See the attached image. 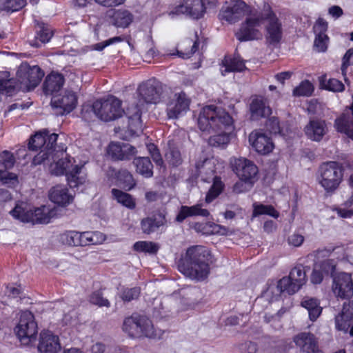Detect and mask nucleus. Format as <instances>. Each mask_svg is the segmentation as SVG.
I'll return each mask as SVG.
<instances>
[{"label":"nucleus","mask_w":353,"mask_h":353,"mask_svg":"<svg viewBox=\"0 0 353 353\" xmlns=\"http://www.w3.org/2000/svg\"><path fill=\"white\" fill-rule=\"evenodd\" d=\"M266 126L271 133L277 134L281 132L279 121L276 117H272L270 118Z\"/></svg>","instance_id":"680f3d73"},{"label":"nucleus","mask_w":353,"mask_h":353,"mask_svg":"<svg viewBox=\"0 0 353 353\" xmlns=\"http://www.w3.org/2000/svg\"><path fill=\"white\" fill-rule=\"evenodd\" d=\"M9 76L8 72H0V93L11 95L15 90L22 88L21 85H19L14 79H9Z\"/></svg>","instance_id":"58836bf2"},{"label":"nucleus","mask_w":353,"mask_h":353,"mask_svg":"<svg viewBox=\"0 0 353 353\" xmlns=\"http://www.w3.org/2000/svg\"><path fill=\"white\" fill-rule=\"evenodd\" d=\"M26 5V0H3L2 9L8 12H15Z\"/></svg>","instance_id":"09e8293b"},{"label":"nucleus","mask_w":353,"mask_h":353,"mask_svg":"<svg viewBox=\"0 0 353 353\" xmlns=\"http://www.w3.org/2000/svg\"><path fill=\"white\" fill-rule=\"evenodd\" d=\"M263 214H267L275 219L279 216V212L272 205L254 203L253 204L252 216L255 217Z\"/></svg>","instance_id":"37998d69"},{"label":"nucleus","mask_w":353,"mask_h":353,"mask_svg":"<svg viewBox=\"0 0 353 353\" xmlns=\"http://www.w3.org/2000/svg\"><path fill=\"white\" fill-rule=\"evenodd\" d=\"M241 349L248 353H256L258 350L256 344L251 341L246 342L242 345Z\"/></svg>","instance_id":"774afa93"},{"label":"nucleus","mask_w":353,"mask_h":353,"mask_svg":"<svg viewBox=\"0 0 353 353\" xmlns=\"http://www.w3.org/2000/svg\"><path fill=\"white\" fill-rule=\"evenodd\" d=\"M195 166L203 181H213V184L205 196V202L210 203L221 194L223 185L220 179L214 176V165L210 160L205 159L202 162L196 163Z\"/></svg>","instance_id":"9d476101"},{"label":"nucleus","mask_w":353,"mask_h":353,"mask_svg":"<svg viewBox=\"0 0 353 353\" xmlns=\"http://www.w3.org/2000/svg\"><path fill=\"white\" fill-rule=\"evenodd\" d=\"M325 88L327 90L335 92H343L345 89L343 83L336 79H330L325 84Z\"/></svg>","instance_id":"4d7b16f0"},{"label":"nucleus","mask_w":353,"mask_h":353,"mask_svg":"<svg viewBox=\"0 0 353 353\" xmlns=\"http://www.w3.org/2000/svg\"><path fill=\"white\" fill-rule=\"evenodd\" d=\"M304 239V236L302 234L294 232L288 236V242L291 246L300 247L303 244Z\"/></svg>","instance_id":"052dcab7"},{"label":"nucleus","mask_w":353,"mask_h":353,"mask_svg":"<svg viewBox=\"0 0 353 353\" xmlns=\"http://www.w3.org/2000/svg\"><path fill=\"white\" fill-rule=\"evenodd\" d=\"M343 179V170L334 161L323 163L319 169L317 180L327 192L338 188Z\"/></svg>","instance_id":"1a4fd4ad"},{"label":"nucleus","mask_w":353,"mask_h":353,"mask_svg":"<svg viewBox=\"0 0 353 353\" xmlns=\"http://www.w3.org/2000/svg\"><path fill=\"white\" fill-rule=\"evenodd\" d=\"M98 4L105 7H114L123 4L125 0H94Z\"/></svg>","instance_id":"0e129e2a"},{"label":"nucleus","mask_w":353,"mask_h":353,"mask_svg":"<svg viewBox=\"0 0 353 353\" xmlns=\"http://www.w3.org/2000/svg\"><path fill=\"white\" fill-rule=\"evenodd\" d=\"M293 340L295 344L303 352L307 353H321L319 351L316 339L311 333H300L296 335Z\"/></svg>","instance_id":"c85d7f7f"},{"label":"nucleus","mask_w":353,"mask_h":353,"mask_svg":"<svg viewBox=\"0 0 353 353\" xmlns=\"http://www.w3.org/2000/svg\"><path fill=\"white\" fill-rule=\"evenodd\" d=\"M254 183L239 179L233 186V191L237 194L250 190Z\"/></svg>","instance_id":"6e6d98bb"},{"label":"nucleus","mask_w":353,"mask_h":353,"mask_svg":"<svg viewBox=\"0 0 353 353\" xmlns=\"http://www.w3.org/2000/svg\"><path fill=\"white\" fill-rule=\"evenodd\" d=\"M110 21L117 28H128L134 20V15L125 9H114L108 12Z\"/></svg>","instance_id":"c756f323"},{"label":"nucleus","mask_w":353,"mask_h":353,"mask_svg":"<svg viewBox=\"0 0 353 353\" xmlns=\"http://www.w3.org/2000/svg\"><path fill=\"white\" fill-rule=\"evenodd\" d=\"M106 346L104 343L97 341L94 343L90 347V353H105Z\"/></svg>","instance_id":"69168bd1"},{"label":"nucleus","mask_w":353,"mask_h":353,"mask_svg":"<svg viewBox=\"0 0 353 353\" xmlns=\"http://www.w3.org/2000/svg\"><path fill=\"white\" fill-rule=\"evenodd\" d=\"M58 134L52 133L48 135V132L43 131L36 133L29 141L28 147L32 150H41L39 153L33 159V163L39 165L48 159V154L52 151H55L57 148L56 142Z\"/></svg>","instance_id":"20e7f679"},{"label":"nucleus","mask_w":353,"mask_h":353,"mask_svg":"<svg viewBox=\"0 0 353 353\" xmlns=\"http://www.w3.org/2000/svg\"><path fill=\"white\" fill-rule=\"evenodd\" d=\"M166 223L165 216L162 213H158L142 219L141 227L143 233L150 234L157 231L160 227L165 225Z\"/></svg>","instance_id":"473e14b6"},{"label":"nucleus","mask_w":353,"mask_h":353,"mask_svg":"<svg viewBox=\"0 0 353 353\" xmlns=\"http://www.w3.org/2000/svg\"><path fill=\"white\" fill-rule=\"evenodd\" d=\"M89 302L99 307H109L110 306L109 301L103 296L100 290L94 291L89 296Z\"/></svg>","instance_id":"de8ad7c7"},{"label":"nucleus","mask_w":353,"mask_h":353,"mask_svg":"<svg viewBox=\"0 0 353 353\" xmlns=\"http://www.w3.org/2000/svg\"><path fill=\"white\" fill-rule=\"evenodd\" d=\"M140 292V288L137 287L125 288L121 292L120 297L123 301L129 302L137 299L139 296Z\"/></svg>","instance_id":"864d4df0"},{"label":"nucleus","mask_w":353,"mask_h":353,"mask_svg":"<svg viewBox=\"0 0 353 353\" xmlns=\"http://www.w3.org/2000/svg\"><path fill=\"white\" fill-rule=\"evenodd\" d=\"M264 8L262 12L253 10L245 17L240 29L236 32V38L241 41H246L259 39L262 37L261 27L265 20L263 15Z\"/></svg>","instance_id":"423d86ee"},{"label":"nucleus","mask_w":353,"mask_h":353,"mask_svg":"<svg viewBox=\"0 0 353 353\" xmlns=\"http://www.w3.org/2000/svg\"><path fill=\"white\" fill-rule=\"evenodd\" d=\"M66 179L70 188H77L85 183L87 174L83 165L72 164V167L66 172Z\"/></svg>","instance_id":"f704fd0d"},{"label":"nucleus","mask_w":353,"mask_h":353,"mask_svg":"<svg viewBox=\"0 0 353 353\" xmlns=\"http://www.w3.org/2000/svg\"><path fill=\"white\" fill-rule=\"evenodd\" d=\"M112 194L114 199L123 206L130 209H134L135 208V200L130 194L115 188L112 190Z\"/></svg>","instance_id":"79ce46f5"},{"label":"nucleus","mask_w":353,"mask_h":353,"mask_svg":"<svg viewBox=\"0 0 353 353\" xmlns=\"http://www.w3.org/2000/svg\"><path fill=\"white\" fill-rule=\"evenodd\" d=\"M252 10L245 2L237 0L223 11L222 17L229 23H233L238 21L243 17H246Z\"/></svg>","instance_id":"4be33fe9"},{"label":"nucleus","mask_w":353,"mask_h":353,"mask_svg":"<svg viewBox=\"0 0 353 353\" xmlns=\"http://www.w3.org/2000/svg\"><path fill=\"white\" fill-rule=\"evenodd\" d=\"M117 178L123 187L128 190L132 189L135 185L132 174L126 170H120L118 172Z\"/></svg>","instance_id":"49530a36"},{"label":"nucleus","mask_w":353,"mask_h":353,"mask_svg":"<svg viewBox=\"0 0 353 353\" xmlns=\"http://www.w3.org/2000/svg\"><path fill=\"white\" fill-rule=\"evenodd\" d=\"M210 252L204 246L189 248L179 265V271L185 276L196 281L205 279L210 273Z\"/></svg>","instance_id":"f03ea898"},{"label":"nucleus","mask_w":353,"mask_h":353,"mask_svg":"<svg viewBox=\"0 0 353 353\" xmlns=\"http://www.w3.org/2000/svg\"><path fill=\"white\" fill-rule=\"evenodd\" d=\"M77 103V97L73 91L66 90L62 95L52 97L51 105L54 108H61V114L69 113L74 109Z\"/></svg>","instance_id":"bb28decb"},{"label":"nucleus","mask_w":353,"mask_h":353,"mask_svg":"<svg viewBox=\"0 0 353 353\" xmlns=\"http://www.w3.org/2000/svg\"><path fill=\"white\" fill-rule=\"evenodd\" d=\"M352 205L345 206V203L341 206L336 208L334 211L337 215L343 219H349L353 216V210L349 209Z\"/></svg>","instance_id":"bf43d9fd"},{"label":"nucleus","mask_w":353,"mask_h":353,"mask_svg":"<svg viewBox=\"0 0 353 353\" xmlns=\"http://www.w3.org/2000/svg\"><path fill=\"white\" fill-rule=\"evenodd\" d=\"M133 164L136 167L138 173L146 178L151 177L153 174L152 164L148 157H138L133 160Z\"/></svg>","instance_id":"ea45409f"},{"label":"nucleus","mask_w":353,"mask_h":353,"mask_svg":"<svg viewBox=\"0 0 353 353\" xmlns=\"http://www.w3.org/2000/svg\"><path fill=\"white\" fill-rule=\"evenodd\" d=\"M108 153L116 160H128L137 153L136 148L128 143H111Z\"/></svg>","instance_id":"cd10ccee"},{"label":"nucleus","mask_w":353,"mask_h":353,"mask_svg":"<svg viewBox=\"0 0 353 353\" xmlns=\"http://www.w3.org/2000/svg\"><path fill=\"white\" fill-rule=\"evenodd\" d=\"M79 232L65 231L60 235V241L65 245L78 246Z\"/></svg>","instance_id":"a18cd8bd"},{"label":"nucleus","mask_w":353,"mask_h":353,"mask_svg":"<svg viewBox=\"0 0 353 353\" xmlns=\"http://www.w3.org/2000/svg\"><path fill=\"white\" fill-rule=\"evenodd\" d=\"M49 199L57 205L65 206L72 201L73 196L65 185H57L49 191Z\"/></svg>","instance_id":"7c9ffc66"},{"label":"nucleus","mask_w":353,"mask_h":353,"mask_svg":"<svg viewBox=\"0 0 353 353\" xmlns=\"http://www.w3.org/2000/svg\"><path fill=\"white\" fill-rule=\"evenodd\" d=\"M63 149L62 148L55 151H52L48 156V159H46L42 163L49 165V171L52 174L56 176H60L63 174L66 175L67 171H68L71 167H72V163L70 158H61L57 161L60 157V155H63Z\"/></svg>","instance_id":"f3484780"},{"label":"nucleus","mask_w":353,"mask_h":353,"mask_svg":"<svg viewBox=\"0 0 353 353\" xmlns=\"http://www.w3.org/2000/svg\"><path fill=\"white\" fill-rule=\"evenodd\" d=\"M121 103L117 97L110 96L106 99L96 101L90 108L99 119L110 121L121 117L124 113Z\"/></svg>","instance_id":"0eeeda50"},{"label":"nucleus","mask_w":353,"mask_h":353,"mask_svg":"<svg viewBox=\"0 0 353 353\" xmlns=\"http://www.w3.org/2000/svg\"><path fill=\"white\" fill-rule=\"evenodd\" d=\"M321 266L324 271L332 275V290L336 297L349 299L353 296V281L350 274L340 272L334 274L335 265L330 260L324 261Z\"/></svg>","instance_id":"7ed1b4c3"},{"label":"nucleus","mask_w":353,"mask_h":353,"mask_svg":"<svg viewBox=\"0 0 353 353\" xmlns=\"http://www.w3.org/2000/svg\"><path fill=\"white\" fill-rule=\"evenodd\" d=\"M301 305L308 311L309 317L311 321H315L321 313L322 308L316 299L310 298L303 300Z\"/></svg>","instance_id":"a19ab883"},{"label":"nucleus","mask_w":353,"mask_h":353,"mask_svg":"<svg viewBox=\"0 0 353 353\" xmlns=\"http://www.w3.org/2000/svg\"><path fill=\"white\" fill-rule=\"evenodd\" d=\"M250 112L252 120H259L269 117L272 113V109L269 105L268 100L261 95L254 96L250 103Z\"/></svg>","instance_id":"393cba45"},{"label":"nucleus","mask_w":353,"mask_h":353,"mask_svg":"<svg viewBox=\"0 0 353 353\" xmlns=\"http://www.w3.org/2000/svg\"><path fill=\"white\" fill-rule=\"evenodd\" d=\"M39 28L37 39L43 43L48 42L52 37V30L48 26L44 25Z\"/></svg>","instance_id":"5fc2aeb1"},{"label":"nucleus","mask_w":353,"mask_h":353,"mask_svg":"<svg viewBox=\"0 0 353 353\" xmlns=\"http://www.w3.org/2000/svg\"><path fill=\"white\" fill-rule=\"evenodd\" d=\"M123 330L130 337L142 336L152 338L157 336L151 320L145 316L133 314L124 319Z\"/></svg>","instance_id":"39448f33"},{"label":"nucleus","mask_w":353,"mask_h":353,"mask_svg":"<svg viewBox=\"0 0 353 353\" xmlns=\"http://www.w3.org/2000/svg\"><path fill=\"white\" fill-rule=\"evenodd\" d=\"M16 159L14 154L8 150L0 153V180L4 184H14L17 182V176L6 170L12 168L15 164Z\"/></svg>","instance_id":"6ab92c4d"},{"label":"nucleus","mask_w":353,"mask_h":353,"mask_svg":"<svg viewBox=\"0 0 353 353\" xmlns=\"http://www.w3.org/2000/svg\"><path fill=\"white\" fill-rule=\"evenodd\" d=\"M96 236V233L91 232H79L78 246H86L97 243V241L94 239Z\"/></svg>","instance_id":"3c124183"},{"label":"nucleus","mask_w":353,"mask_h":353,"mask_svg":"<svg viewBox=\"0 0 353 353\" xmlns=\"http://www.w3.org/2000/svg\"><path fill=\"white\" fill-rule=\"evenodd\" d=\"M126 114L128 118V128L130 134L134 135L141 130V110L137 106H135L132 108H128Z\"/></svg>","instance_id":"4c0bfd02"},{"label":"nucleus","mask_w":353,"mask_h":353,"mask_svg":"<svg viewBox=\"0 0 353 353\" xmlns=\"http://www.w3.org/2000/svg\"><path fill=\"white\" fill-rule=\"evenodd\" d=\"M232 170L241 180L255 183L257 180L258 168L245 158H234L230 161Z\"/></svg>","instance_id":"4468645a"},{"label":"nucleus","mask_w":353,"mask_h":353,"mask_svg":"<svg viewBox=\"0 0 353 353\" xmlns=\"http://www.w3.org/2000/svg\"><path fill=\"white\" fill-rule=\"evenodd\" d=\"M205 12L203 0H182L181 3L176 6L170 14H185L197 19L201 18Z\"/></svg>","instance_id":"a211bd4d"},{"label":"nucleus","mask_w":353,"mask_h":353,"mask_svg":"<svg viewBox=\"0 0 353 353\" xmlns=\"http://www.w3.org/2000/svg\"><path fill=\"white\" fill-rule=\"evenodd\" d=\"M64 83V77L61 74L51 72L43 83V91L46 94H53L59 91Z\"/></svg>","instance_id":"c9c22d12"},{"label":"nucleus","mask_w":353,"mask_h":353,"mask_svg":"<svg viewBox=\"0 0 353 353\" xmlns=\"http://www.w3.org/2000/svg\"><path fill=\"white\" fill-rule=\"evenodd\" d=\"M323 278L322 272L314 269L312 272L310 279L312 283L319 284L322 282Z\"/></svg>","instance_id":"338daca9"},{"label":"nucleus","mask_w":353,"mask_h":353,"mask_svg":"<svg viewBox=\"0 0 353 353\" xmlns=\"http://www.w3.org/2000/svg\"><path fill=\"white\" fill-rule=\"evenodd\" d=\"M122 39L120 37H114L113 38L109 39L105 41L97 43L95 45L94 49L97 50H103L106 46L112 44L115 42H119L121 41Z\"/></svg>","instance_id":"e2e57ef3"},{"label":"nucleus","mask_w":353,"mask_h":353,"mask_svg":"<svg viewBox=\"0 0 353 353\" xmlns=\"http://www.w3.org/2000/svg\"><path fill=\"white\" fill-rule=\"evenodd\" d=\"M249 142L252 148L261 154H268L274 148L271 139L260 130H254L250 133Z\"/></svg>","instance_id":"a878e982"},{"label":"nucleus","mask_w":353,"mask_h":353,"mask_svg":"<svg viewBox=\"0 0 353 353\" xmlns=\"http://www.w3.org/2000/svg\"><path fill=\"white\" fill-rule=\"evenodd\" d=\"M353 64V48L349 49L343 58L341 72L343 76L346 74V70L350 65Z\"/></svg>","instance_id":"13d9d810"},{"label":"nucleus","mask_w":353,"mask_h":353,"mask_svg":"<svg viewBox=\"0 0 353 353\" xmlns=\"http://www.w3.org/2000/svg\"><path fill=\"white\" fill-rule=\"evenodd\" d=\"M307 281L306 273L302 266L294 267L290 272L288 276L281 279L276 285L277 290L294 294L305 284Z\"/></svg>","instance_id":"f8f14e48"},{"label":"nucleus","mask_w":353,"mask_h":353,"mask_svg":"<svg viewBox=\"0 0 353 353\" xmlns=\"http://www.w3.org/2000/svg\"><path fill=\"white\" fill-rule=\"evenodd\" d=\"M313 92V85L308 81H303L298 87L294 89L293 94L294 96H310Z\"/></svg>","instance_id":"8fccbe9b"},{"label":"nucleus","mask_w":353,"mask_h":353,"mask_svg":"<svg viewBox=\"0 0 353 353\" xmlns=\"http://www.w3.org/2000/svg\"><path fill=\"white\" fill-rule=\"evenodd\" d=\"M141 99L147 103H157L163 98V86L155 79L142 83L138 88Z\"/></svg>","instance_id":"dca6fc26"},{"label":"nucleus","mask_w":353,"mask_h":353,"mask_svg":"<svg viewBox=\"0 0 353 353\" xmlns=\"http://www.w3.org/2000/svg\"><path fill=\"white\" fill-rule=\"evenodd\" d=\"M14 331L22 345H29L36 341L38 332L37 324L32 312L30 311L21 312Z\"/></svg>","instance_id":"9b49d317"},{"label":"nucleus","mask_w":353,"mask_h":353,"mask_svg":"<svg viewBox=\"0 0 353 353\" xmlns=\"http://www.w3.org/2000/svg\"><path fill=\"white\" fill-rule=\"evenodd\" d=\"M327 128L325 121L312 120L305 127L307 137L312 141H319L327 133Z\"/></svg>","instance_id":"2f4dec72"},{"label":"nucleus","mask_w":353,"mask_h":353,"mask_svg":"<svg viewBox=\"0 0 353 353\" xmlns=\"http://www.w3.org/2000/svg\"><path fill=\"white\" fill-rule=\"evenodd\" d=\"M43 76V72L38 65L30 66L28 63H22L17 72V81L28 90L37 87Z\"/></svg>","instance_id":"ddd939ff"},{"label":"nucleus","mask_w":353,"mask_h":353,"mask_svg":"<svg viewBox=\"0 0 353 353\" xmlns=\"http://www.w3.org/2000/svg\"><path fill=\"white\" fill-rule=\"evenodd\" d=\"M245 68V63L239 56H225L222 61L221 72L222 75H225L228 72H241Z\"/></svg>","instance_id":"e433bc0d"},{"label":"nucleus","mask_w":353,"mask_h":353,"mask_svg":"<svg viewBox=\"0 0 353 353\" xmlns=\"http://www.w3.org/2000/svg\"><path fill=\"white\" fill-rule=\"evenodd\" d=\"M233 123L231 116L222 108L214 105H206L201 110L198 117V126L203 132H219L209 138V144L219 147L228 143L230 137L225 130Z\"/></svg>","instance_id":"f257e3e1"},{"label":"nucleus","mask_w":353,"mask_h":353,"mask_svg":"<svg viewBox=\"0 0 353 353\" xmlns=\"http://www.w3.org/2000/svg\"><path fill=\"white\" fill-rule=\"evenodd\" d=\"M210 215V212L207 209L202 208V204L198 203L192 206L182 205L180 208L179 213L176 217L177 222L181 223L186 218L190 216H200L207 217Z\"/></svg>","instance_id":"72a5a7b5"},{"label":"nucleus","mask_w":353,"mask_h":353,"mask_svg":"<svg viewBox=\"0 0 353 353\" xmlns=\"http://www.w3.org/2000/svg\"><path fill=\"white\" fill-rule=\"evenodd\" d=\"M37 350L39 353H59L61 350L59 336L50 331L41 332Z\"/></svg>","instance_id":"412c9836"},{"label":"nucleus","mask_w":353,"mask_h":353,"mask_svg":"<svg viewBox=\"0 0 353 353\" xmlns=\"http://www.w3.org/2000/svg\"><path fill=\"white\" fill-rule=\"evenodd\" d=\"M263 15L265 16V20L268 21L266 40L270 44H277L282 38L281 23L268 4L264 5Z\"/></svg>","instance_id":"2eb2a0df"},{"label":"nucleus","mask_w":353,"mask_h":353,"mask_svg":"<svg viewBox=\"0 0 353 353\" xmlns=\"http://www.w3.org/2000/svg\"><path fill=\"white\" fill-rule=\"evenodd\" d=\"M315 34L314 49L318 52H325L328 46L330 39L326 34L327 23L322 18L318 19L313 27Z\"/></svg>","instance_id":"b1692460"},{"label":"nucleus","mask_w":353,"mask_h":353,"mask_svg":"<svg viewBox=\"0 0 353 353\" xmlns=\"http://www.w3.org/2000/svg\"><path fill=\"white\" fill-rule=\"evenodd\" d=\"M336 327L353 336V300L344 303L341 314L335 317Z\"/></svg>","instance_id":"5701e85b"},{"label":"nucleus","mask_w":353,"mask_h":353,"mask_svg":"<svg viewBox=\"0 0 353 353\" xmlns=\"http://www.w3.org/2000/svg\"><path fill=\"white\" fill-rule=\"evenodd\" d=\"M166 159L170 164L178 166L181 164L183 159L180 151L176 148H170L166 154Z\"/></svg>","instance_id":"603ef678"},{"label":"nucleus","mask_w":353,"mask_h":353,"mask_svg":"<svg viewBox=\"0 0 353 353\" xmlns=\"http://www.w3.org/2000/svg\"><path fill=\"white\" fill-rule=\"evenodd\" d=\"M10 214L22 222H31L33 224H47L54 215L53 210L43 205L34 210H26L21 205H17L10 211Z\"/></svg>","instance_id":"6e6552de"},{"label":"nucleus","mask_w":353,"mask_h":353,"mask_svg":"<svg viewBox=\"0 0 353 353\" xmlns=\"http://www.w3.org/2000/svg\"><path fill=\"white\" fill-rule=\"evenodd\" d=\"M190 106V100L183 92L175 94L167 105V115L169 119H177L185 114Z\"/></svg>","instance_id":"aec40b11"},{"label":"nucleus","mask_w":353,"mask_h":353,"mask_svg":"<svg viewBox=\"0 0 353 353\" xmlns=\"http://www.w3.org/2000/svg\"><path fill=\"white\" fill-rule=\"evenodd\" d=\"M134 249L139 252H145L150 254L156 253L158 250V245L150 241H138L134 244Z\"/></svg>","instance_id":"c03bdc74"}]
</instances>
